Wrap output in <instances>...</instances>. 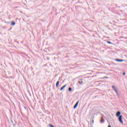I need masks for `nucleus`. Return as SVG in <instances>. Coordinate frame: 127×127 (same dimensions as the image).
<instances>
[{
	"label": "nucleus",
	"mask_w": 127,
	"mask_h": 127,
	"mask_svg": "<svg viewBox=\"0 0 127 127\" xmlns=\"http://www.w3.org/2000/svg\"><path fill=\"white\" fill-rule=\"evenodd\" d=\"M116 117H117V118H120V117H121V112L118 111L117 114H116Z\"/></svg>",
	"instance_id": "obj_3"
},
{
	"label": "nucleus",
	"mask_w": 127,
	"mask_h": 127,
	"mask_svg": "<svg viewBox=\"0 0 127 127\" xmlns=\"http://www.w3.org/2000/svg\"><path fill=\"white\" fill-rule=\"evenodd\" d=\"M108 127H112L111 126H109Z\"/></svg>",
	"instance_id": "obj_18"
},
{
	"label": "nucleus",
	"mask_w": 127,
	"mask_h": 127,
	"mask_svg": "<svg viewBox=\"0 0 127 127\" xmlns=\"http://www.w3.org/2000/svg\"><path fill=\"white\" fill-rule=\"evenodd\" d=\"M4 23H7V24H9V23H10V22H6V21H5Z\"/></svg>",
	"instance_id": "obj_12"
},
{
	"label": "nucleus",
	"mask_w": 127,
	"mask_h": 127,
	"mask_svg": "<svg viewBox=\"0 0 127 127\" xmlns=\"http://www.w3.org/2000/svg\"><path fill=\"white\" fill-rule=\"evenodd\" d=\"M104 78H108V77H104Z\"/></svg>",
	"instance_id": "obj_19"
},
{
	"label": "nucleus",
	"mask_w": 127,
	"mask_h": 127,
	"mask_svg": "<svg viewBox=\"0 0 127 127\" xmlns=\"http://www.w3.org/2000/svg\"><path fill=\"white\" fill-rule=\"evenodd\" d=\"M92 123H93V124H94V120H93Z\"/></svg>",
	"instance_id": "obj_17"
},
{
	"label": "nucleus",
	"mask_w": 127,
	"mask_h": 127,
	"mask_svg": "<svg viewBox=\"0 0 127 127\" xmlns=\"http://www.w3.org/2000/svg\"><path fill=\"white\" fill-rule=\"evenodd\" d=\"M107 43H108V44H112V42L110 41H107Z\"/></svg>",
	"instance_id": "obj_13"
},
{
	"label": "nucleus",
	"mask_w": 127,
	"mask_h": 127,
	"mask_svg": "<svg viewBox=\"0 0 127 127\" xmlns=\"http://www.w3.org/2000/svg\"><path fill=\"white\" fill-rule=\"evenodd\" d=\"M116 61H117V62H124V61H125L121 59H116Z\"/></svg>",
	"instance_id": "obj_6"
},
{
	"label": "nucleus",
	"mask_w": 127,
	"mask_h": 127,
	"mask_svg": "<svg viewBox=\"0 0 127 127\" xmlns=\"http://www.w3.org/2000/svg\"><path fill=\"white\" fill-rule=\"evenodd\" d=\"M123 75H126V73L125 72L123 73Z\"/></svg>",
	"instance_id": "obj_15"
},
{
	"label": "nucleus",
	"mask_w": 127,
	"mask_h": 127,
	"mask_svg": "<svg viewBox=\"0 0 127 127\" xmlns=\"http://www.w3.org/2000/svg\"><path fill=\"white\" fill-rule=\"evenodd\" d=\"M11 123H13V121H12V120L11 121Z\"/></svg>",
	"instance_id": "obj_16"
},
{
	"label": "nucleus",
	"mask_w": 127,
	"mask_h": 127,
	"mask_svg": "<svg viewBox=\"0 0 127 127\" xmlns=\"http://www.w3.org/2000/svg\"><path fill=\"white\" fill-rule=\"evenodd\" d=\"M59 80H60V77H59V80L56 82V88L59 87Z\"/></svg>",
	"instance_id": "obj_4"
},
{
	"label": "nucleus",
	"mask_w": 127,
	"mask_h": 127,
	"mask_svg": "<svg viewBox=\"0 0 127 127\" xmlns=\"http://www.w3.org/2000/svg\"><path fill=\"white\" fill-rule=\"evenodd\" d=\"M66 86H67V84H65V85H64L63 86H62L60 89V91H62L63 89H64L65 88V87H66Z\"/></svg>",
	"instance_id": "obj_7"
},
{
	"label": "nucleus",
	"mask_w": 127,
	"mask_h": 127,
	"mask_svg": "<svg viewBox=\"0 0 127 127\" xmlns=\"http://www.w3.org/2000/svg\"><path fill=\"white\" fill-rule=\"evenodd\" d=\"M104 122H105V120L102 119L101 121H100V123H101V124H103V123H104Z\"/></svg>",
	"instance_id": "obj_11"
},
{
	"label": "nucleus",
	"mask_w": 127,
	"mask_h": 127,
	"mask_svg": "<svg viewBox=\"0 0 127 127\" xmlns=\"http://www.w3.org/2000/svg\"><path fill=\"white\" fill-rule=\"evenodd\" d=\"M119 122H120V123L123 125L124 124V122L123 121V116H120L119 117V119H118Z\"/></svg>",
	"instance_id": "obj_2"
},
{
	"label": "nucleus",
	"mask_w": 127,
	"mask_h": 127,
	"mask_svg": "<svg viewBox=\"0 0 127 127\" xmlns=\"http://www.w3.org/2000/svg\"><path fill=\"white\" fill-rule=\"evenodd\" d=\"M112 89L114 90V91L115 92L116 94L117 95V96L119 97L120 96V93H119V91H118V88L115 86H112Z\"/></svg>",
	"instance_id": "obj_1"
},
{
	"label": "nucleus",
	"mask_w": 127,
	"mask_h": 127,
	"mask_svg": "<svg viewBox=\"0 0 127 127\" xmlns=\"http://www.w3.org/2000/svg\"><path fill=\"white\" fill-rule=\"evenodd\" d=\"M71 91H72V88L71 87L68 88V91L71 92Z\"/></svg>",
	"instance_id": "obj_9"
},
{
	"label": "nucleus",
	"mask_w": 127,
	"mask_h": 127,
	"mask_svg": "<svg viewBox=\"0 0 127 127\" xmlns=\"http://www.w3.org/2000/svg\"><path fill=\"white\" fill-rule=\"evenodd\" d=\"M14 9H15V8H18V6H15V7H14Z\"/></svg>",
	"instance_id": "obj_14"
},
{
	"label": "nucleus",
	"mask_w": 127,
	"mask_h": 127,
	"mask_svg": "<svg viewBox=\"0 0 127 127\" xmlns=\"http://www.w3.org/2000/svg\"><path fill=\"white\" fill-rule=\"evenodd\" d=\"M11 25H12V26H13L14 25H15V22L14 21L11 22Z\"/></svg>",
	"instance_id": "obj_8"
},
{
	"label": "nucleus",
	"mask_w": 127,
	"mask_h": 127,
	"mask_svg": "<svg viewBox=\"0 0 127 127\" xmlns=\"http://www.w3.org/2000/svg\"><path fill=\"white\" fill-rule=\"evenodd\" d=\"M79 104V101H78L74 105V107H73V109H76V108H77V107H78V105Z\"/></svg>",
	"instance_id": "obj_5"
},
{
	"label": "nucleus",
	"mask_w": 127,
	"mask_h": 127,
	"mask_svg": "<svg viewBox=\"0 0 127 127\" xmlns=\"http://www.w3.org/2000/svg\"><path fill=\"white\" fill-rule=\"evenodd\" d=\"M49 127H55L52 124L49 125Z\"/></svg>",
	"instance_id": "obj_10"
}]
</instances>
